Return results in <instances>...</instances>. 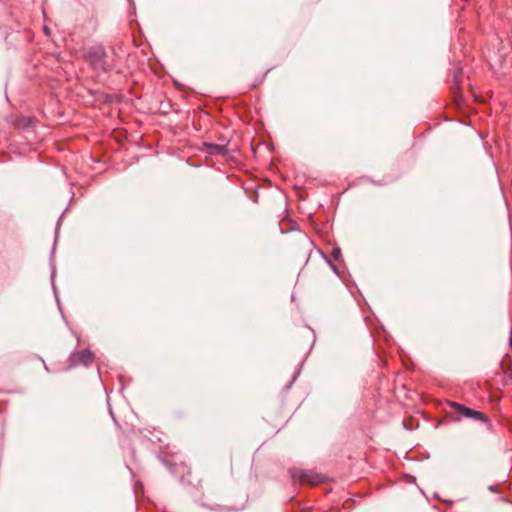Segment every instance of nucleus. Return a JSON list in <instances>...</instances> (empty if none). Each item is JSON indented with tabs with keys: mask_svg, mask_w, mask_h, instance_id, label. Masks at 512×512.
I'll use <instances>...</instances> for the list:
<instances>
[{
	"mask_svg": "<svg viewBox=\"0 0 512 512\" xmlns=\"http://www.w3.org/2000/svg\"><path fill=\"white\" fill-rule=\"evenodd\" d=\"M290 475L294 482L300 485L315 486L324 481V476L312 470H304L299 468L290 469Z\"/></svg>",
	"mask_w": 512,
	"mask_h": 512,
	"instance_id": "f257e3e1",
	"label": "nucleus"
},
{
	"mask_svg": "<svg viewBox=\"0 0 512 512\" xmlns=\"http://www.w3.org/2000/svg\"><path fill=\"white\" fill-rule=\"evenodd\" d=\"M87 60L96 70L106 71L109 66L106 64V53L102 46H94L89 49L86 55Z\"/></svg>",
	"mask_w": 512,
	"mask_h": 512,
	"instance_id": "f03ea898",
	"label": "nucleus"
},
{
	"mask_svg": "<svg viewBox=\"0 0 512 512\" xmlns=\"http://www.w3.org/2000/svg\"><path fill=\"white\" fill-rule=\"evenodd\" d=\"M449 406L460 415L466 417V418H473L480 421H485L486 416L476 410H472L462 404L456 403V402H449Z\"/></svg>",
	"mask_w": 512,
	"mask_h": 512,
	"instance_id": "7ed1b4c3",
	"label": "nucleus"
},
{
	"mask_svg": "<svg viewBox=\"0 0 512 512\" xmlns=\"http://www.w3.org/2000/svg\"><path fill=\"white\" fill-rule=\"evenodd\" d=\"M209 153L210 154H225L226 148L225 146L217 145V144H210L208 146Z\"/></svg>",
	"mask_w": 512,
	"mask_h": 512,
	"instance_id": "20e7f679",
	"label": "nucleus"
},
{
	"mask_svg": "<svg viewBox=\"0 0 512 512\" xmlns=\"http://www.w3.org/2000/svg\"><path fill=\"white\" fill-rule=\"evenodd\" d=\"M81 355L83 356V360L85 361V363H88L91 361L92 355L90 352L84 351V352H81Z\"/></svg>",
	"mask_w": 512,
	"mask_h": 512,
	"instance_id": "39448f33",
	"label": "nucleus"
},
{
	"mask_svg": "<svg viewBox=\"0 0 512 512\" xmlns=\"http://www.w3.org/2000/svg\"><path fill=\"white\" fill-rule=\"evenodd\" d=\"M510 376H511V380H512V372H511V375H510Z\"/></svg>",
	"mask_w": 512,
	"mask_h": 512,
	"instance_id": "423d86ee",
	"label": "nucleus"
}]
</instances>
